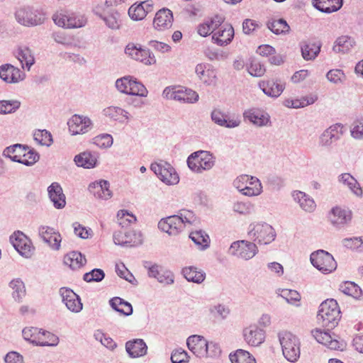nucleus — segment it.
I'll return each instance as SVG.
<instances>
[{"mask_svg":"<svg viewBox=\"0 0 363 363\" xmlns=\"http://www.w3.org/2000/svg\"><path fill=\"white\" fill-rule=\"evenodd\" d=\"M195 216L190 211H182L179 215H174L162 218L158 223V228L169 235H177L180 233L187 225L195 221Z\"/></svg>","mask_w":363,"mask_h":363,"instance_id":"1","label":"nucleus"},{"mask_svg":"<svg viewBox=\"0 0 363 363\" xmlns=\"http://www.w3.org/2000/svg\"><path fill=\"white\" fill-rule=\"evenodd\" d=\"M317 318L323 326L328 329L335 328L340 319V310L337 302L334 299H327L322 302L319 306Z\"/></svg>","mask_w":363,"mask_h":363,"instance_id":"2","label":"nucleus"},{"mask_svg":"<svg viewBox=\"0 0 363 363\" xmlns=\"http://www.w3.org/2000/svg\"><path fill=\"white\" fill-rule=\"evenodd\" d=\"M247 235L256 245H269L277 236L274 228L265 222H254L249 225Z\"/></svg>","mask_w":363,"mask_h":363,"instance_id":"3","label":"nucleus"},{"mask_svg":"<svg viewBox=\"0 0 363 363\" xmlns=\"http://www.w3.org/2000/svg\"><path fill=\"white\" fill-rule=\"evenodd\" d=\"M284 357L291 362H296L300 357V340L292 333L286 330L278 333Z\"/></svg>","mask_w":363,"mask_h":363,"instance_id":"4","label":"nucleus"},{"mask_svg":"<svg viewBox=\"0 0 363 363\" xmlns=\"http://www.w3.org/2000/svg\"><path fill=\"white\" fill-rule=\"evenodd\" d=\"M186 163L193 172L202 174L213 167L216 157L208 151L199 150L191 153L187 157Z\"/></svg>","mask_w":363,"mask_h":363,"instance_id":"5","label":"nucleus"},{"mask_svg":"<svg viewBox=\"0 0 363 363\" xmlns=\"http://www.w3.org/2000/svg\"><path fill=\"white\" fill-rule=\"evenodd\" d=\"M55 23L65 28H80L87 23V18L84 14L71 11L61 10L52 16Z\"/></svg>","mask_w":363,"mask_h":363,"instance_id":"6","label":"nucleus"},{"mask_svg":"<svg viewBox=\"0 0 363 363\" xmlns=\"http://www.w3.org/2000/svg\"><path fill=\"white\" fill-rule=\"evenodd\" d=\"M233 186L242 194L249 197L257 196L262 193L260 180L253 176L242 174L233 182Z\"/></svg>","mask_w":363,"mask_h":363,"instance_id":"7","label":"nucleus"},{"mask_svg":"<svg viewBox=\"0 0 363 363\" xmlns=\"http://www.w3.org/2000/svg\"><path fill=\"white\" fill-rule=\"evenodd\" d=\"M116 87L120 92L128 95L145 97L148 94L145 86L131 76L118 79L116 81Z\"/></svg>","mask_w":363,"mask_h":363,"instance_id":"8","label":"nucleus"},{"mask_svg":"<svg viewBox=\"0 0 363 363\" xmlns=\"http://www.w3.org/2000/svg\"><path fill=\"white\" fill-rule=\"evenodd\" d=\"M310 260L312 265L323 274H330L337 268V262L333 255L323 250L312 252Z\"/></svg>","mask_w":363,"mask_h":363,"instance_id":"9","label":"nucleus"},{"mask_svg":"<svg viewBox=\"0 0 363 363\" xmlns=\"http://www.w3.org/2000/svg\"><path fill=\"white\" fill-rule=\"evenodd\" d=\"M258 252L257 245L251 241L242 240L233 242L228 250V253L237 258L249 260Z\"/></svg>","mask_w":363,"mask_h":363,"instance_id":"10","label":"nucleus"},{"mask_svg":"<svg viewBox=\"0 0 363 363\" xmlns=\"http://www.w3.org/2000/svg\"><path fill=\"white\" fill-rule=\"evenodd\" d=\"M150 169L162 182L167 185H174L179 182L178 174L169 163L154 162L152 163Z\"/></svg>","mask_w":363,"mask_h":363,"instance_id":"11","label":"nucleus"},{"mask_svg":"<svg viewBox=\"0 0 363 363\" xmlns=\"http://www.w3.org/2000/svg\"><path fill=\"white\" fill-rule=\"evenodd\" d=\"M16 20L22 26L33 27L41 25L45 20V15L28 8H21L15 13Z\"/></svg>","mask_w":363,"mask_h":363,"instance_id":"12","label":"nucleus"},{"mask_svg":"<svg viewBox=\"0 0 363 363\" xmlns=\"http://www.w3.org/2000/svg\"><path fill=\"white\" fill-rule=\"evenodd\" d=\"M125 53L131 59L140 62L145 65H153L157 62L155 55L149 50L128 43L125 48Z\"/></svg>","mask_w":363,"mask_h":363,"instance_id":"13","label":"nucleus"},{"mask_svg":"<svg viewBox=\"0 0 363 363\" xmlns=\"http://www.w3.org/2000/svg\"><path fill=\"white\" fill-rule=\"evenodd\" d=\"M162 96L167 99L176 100L184 103L194 104L198 101L199 94L190 89H176L166 87Z\"/></svg>","mask_w":363,"mask_h":363,"instance_id":"14","label":"nucleus"},{"mask_svg":"<svg viewBox=\"0 0 363 363\" xmlns=\"http://www.w3.org/2000/svg\"><path fill=\"white\" fill-rule=\"evenodd\" d=\"M328 217L333 226L342 228L350 223L352 213L348 208L336 206L329 211Z\"/></svg>","mask_w":363,"mask_h":363,"instance_id":"15","label":"nucleus"},{"mask_svg":"<svg viewBox=\"0 0 363 363\" xmlns=\"http://www.w3.org/2000/svg\"><path fill=\"white\" fill-rule=\"evenodd\" d=\"M343 125L335 123L325 129L319 136L318 145L322 147H330L339 140L343 135Z\"/></svg>","mask_w":363,"mask_h":363,"instance_id":"16","label":"nucleus"},{"mask_svg":"<svg viewBox=\"0 0 363 363\" xmlns=\"http://www.w3.org/2000/svg\"><path fill=\"white\" fill-rule=\"evenodd\" d=\"M195 73L198 79L206 86H213L217 82V70L213 65L199 63L195 67Z\"/></svg>","mask_w":363,"mask_h":363,"instance_id":"17","label":"nucleus"},{"mask_svg":"<svg viewBox=\"0 0 363 363\" xmlns=\"http://www.w3.org/2000/svg\"><path fill=\"white\" fill-rule=\"evenodd\" d=\"M234 37V28L230 24H221L212 31V40L219 46L228 45Z\"/></svg>","mask_w":363,"mask_h":363,"instance_id":"18","label":"nucleus"},{"mask_svg":"<svg viewBox=\"0 0 363 363\" xmlns=\"http://www.w3.org/2000/svg\"><path fill=\"white\" fill-rule=\"evenodd\" d=\"M72 135L84 134L92 128V122L86 116L74 115L67 123Z\"/></svg>","mask_w":363,"mask_h":363,"instance_id":"19","label":"nucleus"},{"mask_svg":"<svg viewBox=\"0 0 363 363\" xmlns=\"http://www.w3.org/2000/svg\"><path fill=\"white\" fill-rule=\"evenodd\" d=\"M0 78L6 83L17 84L26 79V74L11 64L0 66Z\"/></svg>","mask_w":363,"mask_h":363,"instance_id":"20","label":"nucleus"},{"mask_svg":"<svg viewBox=\"0 0 363 363\" xmlns=\"http://www.w3.org/2000/svg\"><path fill=\"white\" fill-rule=\"evenodd\" d=\"M140 233H137L133 230L116 231L113 233V242L116 245L125 246H135L142 243V238Z\"/></svg>","mask_w":363,"mask_h":363,"instance_id":"21","label":"nucleus"},{"mask_svg":"<svg viewBox=\"0 0 363 363\" xmlns=\"http://www.w3.org/2000/svg\"><path fill=\"white\" fill-rule=\"evenodd\" d=\"M243 337L246 343L252 347H258L265 340V332L255 325L243 330Z\"/></svg>","mask_w":363,"mask_h":363,"instance_id":"22","label":"nucleus"},{"mask_svg":"<svg viewBox=\"0 0 363 363\" xmlns=\"http://www.w3.org/2000/svg\"><path fill=\"white\" fill-rule=\"evenodd\" d=\"M10 242L16 250L22 256L29 257L31 255L32 246L30 240L22 233H14L10 237Z\"/></svg>","mask_w":363,"mask_h":363,"instance_id":"23","label":"nucleus"},{"mask_svg":"<svg viewBox=\"0 0 363 363\" xmlns=\"http://www.w3.org/2000/svg\"><path fill=\"white\" fill-rule=\"evenodd\" d=\"M28 150V145L21 144H15L4 149L3 152L4 156L10 158L12 161L23 164H30L36 158V155L31 156L30 161L21 160L24 155V152Z\"/></svg>","mask_w":363,"mask_h":363,"instance_id":"24","label":"nucleus"},{"mask_svg":"<svg viewBox=\"0 0 363 363\" xmlns=\"http://www.w3.org/2000/svg\"><path fill=\"white\" fill-rule=\"evenodd\" d=\"M186 345L189 350L198 357L208 355V341L201 335H191L187 338Z\"/></svg>","mask_w":363,"mask_h":363,"instance_id":"25","label":"nucleus"},{"mask_svg":"<svg viewBox=\"0 0 363 363\" xmlns=\"http://www.w3.org/2000/svg\"><path fill=\"white\" fill-rule=\"evenodd\" d=\"M60 294L62 302L68 310L73 313H79L82 310L83 305L81 299L72 290L63 287L60 289Z\"/></svg>","mask_w":363,"mask_h":363,"instance_id":"26","label":"nucleus"},{"mask_svg":"<svg viewBox=\"0 0 363 363\" xmlns=\"http://www.w3.org/2000/svg\"><path fill=\"white\" fill-rule=\"evenodd\" d=\"M39 235L43 240L55 250H59L62 242L61 235L53 228L49 226H40L39 228Z\"/></svg>","mask_w":363,"mask_h":363,"instance_id":"27","label":"nucleus"},{"mask_svg":"<svg viewBox=\"0 0 363 363\" xmlns=\"http://www.w3.org/2000/svg\"><path fill=\"white\" fill-rule=\"evenodd\" d=\"M211 118L216 125L227 128L238 127L241 123L238 118L230 117L228 114L218 108H215L211 111Z\"/></svg>","mask_w":363,"mask_h":363,"instance_id":"28","label":"nucleus"},{"mask_svg":"<svg viewBox=\"0 0 363 363\" xmlns=\"http://www.w3.org/2000/svg\"><path fill=\"white\" fill-rule=\"evenodd\" d=\"M245 118L249 120L257 126H266L270 123L269 115L259 108H251L244 112Z\"/></svg>","mask_w":363,"mask_h":363,"instance_id":"29","label":"nucleus"},{"mask_svg":"<svg viewBox=\"0 0 363 363\" xmlns=\"http://www.w3.org/2000/svg\"><path fill=\"white\" fill-rule=\"evenodd\" d=\"M259 87L268 96L277 98L285 89V84L279 80H267L259 82Z\"/></svg>","mask_w":363,"mask_h":363,"instance_id":"30","label":"nucleus"},{"mask_svg":"<svg viewBox=\"0 0 363 363\" xmlns=\"http://www.w3.org/2000/svg\"><path fill=\"white\" fill-rule=\"evenodd\" d=\"M15 56L21 62L23 69L30 71L31 67L35 64L33 52L28 46H19L15 51Z\"/></svg>","mask_w":363,"mask_h":363,"instance_id":"31","label":"nucleus"},{"mask_svg":"<svg viewBox=\"0 0 363 363\" xmlns=\"http://www.w3.org/2000/svg\"><path fill=\"white\" fill-rule=\"evenodd\" d=\"M48 192L55 208L61 209L65 206L66 198L60 184L57 182L52 183L48 188Z\"/></svg>","mask_w":363,"mask_h":363,"instance_id":"32","label":"nucleus"},{"mask_svg":"<svg viewBox=\"0 0 363 363\" xmlns=\"http://www.w3.org/2000/svg\"><path fill=\"white\" fill-rule=\"evenodd\" d=\"M292 197L303 211L307 213H312L315 210L316 203L315 201L305 192L298 190L294 191L292 192Z\"/></svg>","mask_w":363,"mask_h":363,"instance_id":"33","label":"nucleus"},{"mask_svg":"<svg viewBox=\"0 0 363 363\" xmlns=\"http://www.w3.org/2000/svg\"><path fill=\"white\" fill-rule=\"evenodd\" d=\"M74 161L78 167L84 169H92L97 166L98 154L90 151H84L77 155Z\"/></svg>","mask_w":363,"mask_h":363,"instance_id":"34","label":"nucleus"},{"mask_svg":"<svg viewBox=\"0 0 363 363\" xmlns=\"http://www.w3.org/2000/svg\"><path fill=\"white\" fill-rule=\"evenodd\" d=\"M102 113L105 117L119 123L128 122L131 118L129 112L119 106H111L106 107Z\"/></svg>","mask_w":363,"mask_h":363,"instance_id":"35","label":"nucleus"},{"mask_svg":"<svg viewBox=\"0 0 363 363\" xmlns=\"http://www.w3.org/2000/svg\"><path fill=\"white\" fill-rule=\"evenodd\" d=\"M172 22V12L168 9H162L156 13L153 25L157 30H164L170 28Z\"/></svg>","mask_w":363,"mask_h":363,"instance_id":"36","label":"nucleus"},{"mask_svg":"<svg viewBox=\"0 0 363 363\" xmlns=\"http://www.w3.org/2000/svg\"><path fill=\"white\" fill-rule=\"evenodd\" d=\"M125 350L131 358H138L147 354V347L142 339H135L125 343Z\"/></svg>","mask_w":363,"mask_h":363,"instance_id":"37","label":"nucleus"},{"mask_svg":"<svg viewBox=\"0 0 363 363\" xmlns=\"http://www.w3.org/2000/svg\"><path fill=\"white\" fill-rule=\"evenodd\" d=\"M89 188L96 198L107 200L112 196V192L109 189V182L106 180L96 181L91 184Z\"/></svg>","mask_w":363,"mask_h":363,"instance_id":"38","label":"nucleus"},{"mask_svg":"<svg viewBox=\"0 0 363 363\" xmlns=\"http://www.w3.org/2000/svg\"><path fill=\"white\" fill-rule=\"evenodd\" d=\"M312 4L318 11L325 13H331L341 9L343 5V0H313Z\"/></svg>","mask_w":363,"mask_h":363,"instance_id":"39","label":"nucleus"},{"mask_svg":"<svg viewBox=\"0 0 363 363\" xmlns=\"http://www.w3.org/2000/svg\"><path fill=\"white\" fill-rule=\"evenodd\" d=\"M339 183L347 186L357 196H362V189L357 179L349 173H342L337 177Z\"/></svg>","mask_w":363,"mask_h":363,"instance_id":"40","label":"nucleus"},{"mask_svg":"<svg viewBox=\"0 0 363 363\" xmlns=\"http://www.w3.org/2000/svg\"><path fill=\"white\" fill-rule=\"evenodd\" d=\"M224 21V18L220 16H216L211 20H208L202 23H200L197 27V33L202 37H206L212 31L216 28V26H220Z\"/></svg>","mask_w":363,"mask_h":363,"instance_id":"41","label":"nucleus"},{"mask_svg":"<svg viewBox=\"0 0 363 363\" xmlns=\"http://www.w3.org/2000/svg\"><path fill=\"white\" fill-rule=\"evenodd\" d=\"M101 20L111 30H118L122 25L121 14L114 9H110Z\"/></svg>","mask_w":363,"mask_h":363,"instance_id":"42","label":"nucleus"},{"mask_svg":"<svg viewBox=\"0 0 363 363\" xmlns=\"http://www.w3.org/2000/svg\"><path fill=\"white\" fill-rule=\"evenodd\" d=\"M64 263L72 269L76 270L85 265L86 259L81 252L72 251L65 256Z\"/></svg>","mask_w":363,"mask_h":363,"instance_id":"43","label":"nucleus"},{"mask_svg":"<svg viewBox=\"0 0 363 363\" xmlns=\"http://www.w3.org/2000/svg\"><path fill=\"white\" fill-rule=\"evenodd\" d=\"M182 272L188 281L196 284H201L206 279V273L193 266L184 267Z\"/></svg>","mask_w":363,"mask_h":363,"instance_id":"44","label":"nucleus"},{"mask_svg":"<svg viewBox=\"0 0 363 363\" xmlns=\"http://www.w3.org/2000/svg\"><path fill=\"white\" fill-rule=\"evenodd\" d=\"M109 303L113 309L125 316L133 313L131 304L121 298L114 297L109 301Z\"/></svg>","mask_w":363,"mask_h":363,"instance_id":"45","label":"nucleus"},{"mask_svg":"<svg viewBox=\"0 0 363 363\" xmlns=\"http://www.w3.org/2000/svg\"><path fill=\"white\" fill-rule=\"evenodd\" d=\"M189 238L195 243L199 249L203 250L209 247L210 238L208 235L203 230H196L191 232Z\"/></svg>","mask_w":363,"mask_h":363,"instance_id":"46","label":"nucleus"},{"mask_svg":"<svg viewBox=\"0 0 363 363\" xmlns=\"http://www.w3.org/2000/svg\"><path fill=\"white\" fill-rule=\"evenodd\" d=\"M268 28L274 34H286L289 32L290 27L283 18L272 19L267 23Z\"/></svg>","mask_w":363,"mask_h":363,"instance_id":"47","label":"nucleus"},{"mask_svg":"<svg viewBox=\"0 0 363 363\" xmlns=\"http://www.w3.org/2000/svg\"><path fill=\"white\" fill-rule=\"evenodd\" d=\"M9 286L12 289L13 299L18 303L21 302L26 294L24 283L20 279H16L10 282Z\"/></svg>","mask_w":363,"mask_h":363,"instance_id":"48","label":"nucleus"},{"mask_svg":"<svg viewBox=\"0 0 363 363\" xmlns=\"http://www.w3.org/2000/svg\"><path fill=\"white\" fill-rule=\"evenodd\" d=\"M230 360L232 363H257L255 357L244 350H237L233 354H230Z\"/></svg>","mask_w":363,"mask_h":363,"instance_id":"49","label":"nucleus"},{"mask_svg":"<svg viewBox=\"0 0 363 363\" xmlns=\"http://www.w3.org/2000/svg\"><path fill=\"white\" fill-rule=\"evenodd\" d=\"M41 330L42 329L34 327L25 328L22 331V335L25 340L37 346L38 343H43L39 338Z\"/></svg>","mask_w":363,"mask_h":363,"instance_id":"50","label":"nucleus"},{"mask_svg":"<svg viewBox=\"0 0 363 363\" xmlns=\"http://www.w3.org/2000/svg\"><path fill=\"white\" fill-rule=\"evenodd\" d=\"M339 289L343 294L356 298L359 297L362 294L360 287L352 281H345L342 283L340 285Z\"/></svg>","mask_w":363,"mask_h":363,"instance_id":"51","label":"nucleus"},{"mask_svg":"<svg viewBox=\"0 0 363 363\" xmlns=\"http://www.w3.org/2000/svg\"><path fill=\"white\" fill-rule=\"evenodd\" d=\"M320 50V46L316 43H306L301 46L302 56L306 60L314 59Z\"/></svg>","mask_w":363,"mask_h":363,"instance_id":"52","label":"nucleus"},{"mask_svg":"<svg viewBox=\"0 0 363 363\" xmlns=\"http://www.w3.org/2000/svg\"><path fill=\"white\" fill-rule=\"evenodd\" d=\"M39 338L40 339V342H43V343H38L37 346L55 347L59 343V337L57 335L43 330H41Z\"/></svg>","mask_w":363,"mask_h":363,"instance_id":"53","label":"nucleus"},{"mask_svg":"<svg viewBox=\"0 0 363 363\" xmlns=\"http://www.w3.org/2000/svg\"><path fill=\"white\" fill-rule=\"evenodd\" d=\"M33 138L36 143L41 145L49 147L53 143L52 136L47 130H35L33 134Z\"/></svg>","mask_w":363,"mask_h":363,"instance_id":"54","label":"nucleus"},{"mask_svg":"<svg viewBox=\"0 0 363 363\" xmlns=\"http://www.w3.org/2000/svg\"><path fill=\"white\" fill-rule=\"evenodd\" d=\"M354 41L347 36H342L337 39L333 50L337 52H347L353 45Z\"/></svg>","mask_w":363,"mask_h":363,"instance_id":"55","label":"nucleus"},{"mask_svg":"<svg viewBox=\"0 0 363 363\" xmlns=\"http://www.w3.org/2000/svg\"><path fill=\"white\" fill-rule=\"evenodd\" d=\"M118 225L123 228H127L136 221V217L127 210H120L117 213Z\"/></svg>","mask_w":363,"mask_h":363,"instance_id":"56","label":"nucleus"},{"mask_svg":"<svg viewBox=\"0 0 363 363\" xmlns=\"http://www.w3.org/2000/svg\"><path fill=\"white\" fill-rule=\"evenodd\" d=\"M324 335V340L320 343L323 345H325L326 347H328L330 350H343L345 344L342 341H339L336 339H333L330 333L328 332L325 333Z\"/></svg>","mask_w":363,"mask_h":363,"instance_id":"57","label":"nucleus"},{"mask_svg":"<svg viewBox=\"0 0 363 363\" xmlns=\"http://www.w3.org/2000/svg\"><path fill=\"white\" fill-rule=\"evenodd\" d=\"M280 296L284 298L287 303L299 306V303H297L301 301V295L297 291L284 289L281 290Z\"/></svg>","mask_w":363,"mask_h":363,"instance_id":"58","label":"nucleus"},{"mask_svg":"<svg viewBox=\"0 0 363 363\" xmlns=\"http://www.w3.org/2000/svg\"><path fill=\"white\" fill-rule=\"evenodd\" d=\"M209 312L214 317H218L222 320H224L230 314V309L228 306L218 303L210 306Z\"/></svg>","mask_w":363,"mask_h":363,"instance_id":"59","label":"nucleus"},{"mask_svg":"<svg viewBox=\"0 0 363 363\" xmlns=\"http://www.w3.org/2000/svg\"><path fill=\"white\" fill-rule=\"evenodd\" d=\"M128 15L133 20L140 21L146 16L147 11H145L140 3L132 5L128 9Z\"/></svg>","mask_w":363,"mask_h":363,"instance_id":"60","label":"nucleus"},{"mask_svg":"<svg viewBox=\"0 0 363 363\" xmlns=\"http://www.w3.org/2000/svg\"><path fill=\"white\" fill-rule=\"evenodd\" d=\"M233 210L239 214L247 215L254 211V205L250 202L237 201L233 203Z\"/></svg>","mask_w":363,"mask_h":363,"instance_id":"61","label":"nucleus"},{"mask_svg":"<svg viewBox=\"0 0 363 363\" xmlns=\"http://www.w3.org/2000/svg\"><path fill=\"white\" fill-rule=\"evenodd\" d=\"M204 55L209 60H223L228 57V53L216 48H208L204 51Z\"/></svg>","mask_w":363,"mask_h":363,"instance_id":"62","label":"nucleus"},{"mask_svg":"<svg viewBox=\"0 0 363 363\" xmlns=\"http://www.w3.org/2000/svg\"><path fill=\"white\" fill-rule=\"evenodd\" d=\"M249 74L253 77H259L264 74L266 69L263 65L257 60H252L247 67Z\"/></svg>","mask_w":363,"mask_h":363,"instance_id":"63","label":"nucleus"},{"mask_svg":"<svg viewBox=\"0 0 363 363\" xmlns=\"http://www.w3.org/2000/svg\"><path fill=\"white\" fill-rule=\"evenodd\" d=\"M94 143L101 148H108L113 145V138L111 135L105 133L96 136Z\"/></svg>","mask_w":363,"mask_h":363,"instance_id":"64","label":"nucleus"}]
</instances>
